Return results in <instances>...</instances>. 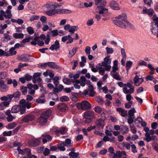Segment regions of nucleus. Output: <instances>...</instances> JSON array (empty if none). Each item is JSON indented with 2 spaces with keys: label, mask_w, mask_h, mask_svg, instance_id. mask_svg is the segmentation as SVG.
<instances>
[{
  "label": "nucleus",
  "mask_w": 158,
  "mask_h": 158,
  "mask_svg": "<svg viewBox=\"0 0 158 158\" xmlns=\"http://www.w3.org/2000/svg\"><path fill=\"white\" fill-rule=\"evenodd\" d=\"M58 11V8L55 9V10L53 9L52 10H49L46 12V14L48 16H52V15H55L56 13L58 14L57 12Z\"/></svg>",
  "instance_id": "bb28decb"
},
{
  "label": "nucleus",
  "mask_w": 158,
  "mask_h": 158,
  "mask_svg": "<svg viewBox=\"0 0 158 158\" xmlns=\"http://www.w3.org/2000/svg\"><path fill=\"white\" fill-rule=\"evenodd\" d=\"M116 19H121V20H126L127 19V14L123 13L119 15L118 16L115 17Z\"/></svg>",
  "instance_id": "2f4dec72"
},
{
  "label": "nucleus",
  "mask_w": 158,
  "mask_h": 158,
  "mask_svg": "<svg viewBox=\"0 0 158 158\" xmlns=\"http://www.w3.org/2000/svg\"><path fill=\"white\" fill-rule=\"evenodd\" d=\"M64 146V144H63V143H62V142H61L60 144L58 146V148L61 151H64L65 150Z\"/></svg>",
  "instance_id": "6e6d98bb"
},
{
  "label": "nucleus",
  "mask_w": 158,
  "mask_h": 158,
  "mask_svg": "<svg viewBox=\"0 0 158 158\" xmlns=\"http://www.w3.org/2000/svg\"><path fill=\"white\" fill-rule=\"evenodd\" d=\"M19 104L22 106V109L21 111V114H23L26 111L25 108L27 107L29 109L31 107V104L29 102H26L24 99H22L19 101Z\"/></svg>",
  "instance_id": "6e6552de"
},
{
  "label": "nucleus",
  "mask_w": 158,
  "mask_h": 158,
  "mask_svg": "<svg viewBox=\"0 0 158 158\" xmlns=\"http://www.w3.org/2000/svg\"><path fill=\"white\" fill-rule=\"evenodd\" d=\"M17 53L16 51H15V48L12 47L10 48L8 52H7V55L8 56L15 55Z\"/></svg>",
  "instance_id": "c85d7f7f"
},
{
  "label": "nucleus",
  "mask_w": 158,
  "mask_h": 158,
  "mask_svg": "<svg viewBox=\"0 0 158 158\" xmlns=\"http://www.w3.org/2000/svg\"><path fill=\"white\" fill-rule=\"evenodd\" d=\"M50 41V37L49 34H48L46 35V37L45 40V43L46 44L48 45L49 44V41Z\"/></svg>",
  "instance_id": "774afa93"
},
{
  "label": "nucleus",
  "mask_w": 158,
  "mask_h": 158,
  "mask_svg": "<svg viewBox=\"0 0 158 158\" xmlns=\"http://www.w3.org/2000/svg\"><path fill=\"white\" fill-rule=\"evenodd\" d=\"M101 66H102V65L99 64L97 66L96 68L98 69L99 70V73L100 74L102 75L104 74L106 69L105 68H102Z\"/></svg>",
  "instance_id": "c756f323"
},
{
  "label": "nucleus",
  "mask_w": 158,
  "mask_h": 158,
  "mask_svg": "<svg viewBox=\"0 0 158 158\" xmlns=\"http://www.w3.org/2000/svg\"><path fill=\"white\" fill-rule=\"evenodd\" d=\"M94 112L93 111H88L84 113V116L86 118H89L91 119L94 116Z\"/></svg>",
  "instance_id": "4be33fe9"
},
{
  "label": "nucleus",
  "mask_w": 158,
  "mask_h": 158,
  "mask_svg": "<svg viewBox=\"0 0 158 158\" xmlns=\"http://www.w3.org/2000/svg\"><path fill=\"white\" fill-rule=\"evenodd\" d=\"M143 78H139L136 75L133 79V82L135 86H139L143 82Z\"/></svg>",
  "instance_id": "4468645a"
},
{
  "label": "nucleus",
  "mask_w": 158,
  "mask_h": 158,
  "mask_svg": "<svg viewBox=\"0 0 158 158\" xmlns=\"http://www.w3.org/2000/svg\"><path fill=\"white\" fill-rule=\"evenodd\" d=\"M111 7L114 10H120V8L118 5V4L115 1H111L110 3Z\"/></svg>",
  "instance_id": "6ab92c4d"
},
{
  "label": "nucleus",
  "mask_w": 158,
  "mask_h": 158,
  "mask_svg": "<svg viewBox=\"0 0 158 158\" xmlns=\"http://www.w3.org/2000/svg\"><path fill=\"white\" fill-rule=\"evenodd\" d=\"M12 15L11 13V11L6 10L5 12L2 10H0V20H3L4 17L6 19L11 20H15L13 19H11Z\"/></svg>",
  "instance_id": "39448f33"
},
{
  "label": "nucleus",
  "mask_w": 158,
  "mask_h": 158,
  "mask_svg": "<svg viewBox=\"0 0 158 158\" xmlns=\"http://www.w3.org/2000/svg\"><path fill=\"white\" fill-rule=\"evenodd\" d=\"M7 75V73L6 72H0V80L5 78Z\"/></svg>",
  "instance_id": "49530a36"
},
{
  "label": "nucleus",
  "mask_w": 158,
  "mask_h": 158,
  "mask_svg": "<svg viewBox=\"0 0 158 158\" xmlns=\"http://www.w3.org/2000/svg\"><path fill=\"white\" fill-rule=\"evenodd\" d=\"M134 88L133 86L130 83H128L127 84H124V86L123 88V91L126 94H131L134 92Z\"/></svg>",
  "instance_id": "423d86ee"
},
{
  "label": "nucleus",
  "mask_w": 158,
  "mask_h": 158,
  "mask_svg": "<svg viewBox=\"0 0 158 158\" xmlns=\"http://www.w3.org/2000/svg\"><path fill=\"white\" fill-rule=\"evenodd\" d=\"M12 131H4L2 133V135L3 136H10L12 135Z\"/></svg>",
  "instance_id": "13d9d810"
},
{
  "label": "nucleus",
  "mask_w": 158,
  "mask_h": 158,
  "mask_svg": "<svg viewBox=\"0 0 158 158\" xmlns=\"http://www.w3.org/2000/svg\"><path fill=\"white\" fill-rule=\"evenodd\" d=\"M94 110L96 113L100 114L102 111V108L99 106H97L94 108Z\"/></svg>",
  "instance_id": "864d4df0"
},
{
  "label": "nucleus",
  "mask_w": 158,
  "mask_h": 158,
  "mask_svg": "<svg viewBox=\"0 0 158 158\" xmlns=\"http://www.w3.org/2000/svg\"><path fill=\"white\" fill-rule=\"evenodd\" d=\"M33 37L32 36L29 37L28 38L23 40L22 41V43H25L28 42L30 40H33Z\"/></svg>",
  "instance_id": "bf43d9fd"
},
{
  "label": "nucleus",
  "mask_w": 158,
  "mask_h": 158,
  "mask_svg": "<svg viewBox=\"0 0 158 158\" xmlns=\"http://www.w3.org/2000/svg\"><path fill=\"white\" fill-rule=\"evenodd\" d=\"M95 99L100 105L103 104L104 103L103 99L100 97H96Z\"/></svg>",
  "instance_id": "58836bf2"
},
{
  "label": "nucleus",
  "mask_w": 158,
  "mask_h": 158,
  "mask_svg": "<svg viewBox=\"0 0 158 158\" xmlns=\"http://www.w3.org/2000/svg\"><path fill=\"white\" fill-rule=\"evenodd\" d=\"M138 64L140 66H147V63L143 60H140L138 62Z\"/></svg>",
  "instance_id": "052dcab7"
},
{
  "label": "nucleus",
  "mask_w": 158,
  "mask_h": 158,
  "mask_svg": "<svg viewBox=\"0 0 158 158\" xmlns=\"http://www.w3.org/2000/svg\"><path fill=\"white\" fill-rule=\"evenodd\" d=\"M118 26L123 28L129 27L131 29H135V27L128 20H118Z\"/></svg>",
  "instance_id": "20e7f679"
},
{
  "label": "nucleus",
  "mask_w": 158,
  "mask_h": 158,
  "mask_svg": "<svg viewBox=\"0 0 158 158\" xmlns=\"http://www.w3.org/2000/svg\"><path fill=\"white\" fill-rule=\"evenodd\" d=\"M27 31L30 34H32L34 33L33 28L31 27H28L27 28Z\"/></svg>",
  "instance_id": "e2e57ef3"
},
{
  "label": "nucleus",
  "mask_w": 158,
  "mask_h": 158,
  "mask_svg": "<svg viewBox=\"0 0 158 158\" xmlns=\"http://www.w3.org/2000/svg\"><path fill=\"white\" fill-rule=\"evenodd\" d=\"M132 64V62L131 61H128L126 63V70L128 71L131 68Z\"/></svg>",
  "instance_id": "8fccbe9b"
},
{
  "label": "nucleus",
  "mask_w": 158,
  "mask_h": 158,
  "mask_svg": "<svg viewBox=\"0 0 158 158\" xmlns=\"http://www.w3.org/2000/svg\"><path fill=\"white\" fill-rule=\"evenodd\" d=\"M13 37L16 39H22L24 35L22 33H15L13 34Z\"/></svg>",
  "instance_id": "ea45409f"
},
{
  "label": "nucleus",
  "mask_w": 158,
  "mask_h": 158,
  "mask_svg": "<svg viewBox=\"0 0 158 158\" xmlns=\"http://www.w3.org/2000/svg\"><path fill=\"white\" fill-rule=\"evenodd\" d=\"M8 87L6 85L3 81L0 80V90L2 92H5L8 89Z\"/></svg>",
  "instance_id": "f3484780"
},
{
  "label": "nucleus",
  "mask_w": 158,
  "mask_h": 158,
  "mask_svg": "<svg viewBox=\"0 0 158 158\" xmlns=\"http://www.w3.org/2000/svg\"><path fill=\"white\" fill-rule=\"evenodd\" d=\"M21 90L23 94L25 95L27 92V88L25 86H22L21 88Z\"/></svg>",
  "instance_id": "0e129e2a"
},
{
  "label": "nucleus",
  "mask_w": 158,
  "mask_h": 158,
  "mask_svg": "<svg viewBox=\"0 0 158 158\" xmlns=\"http://www.w3.org/2000/svg\"><path fill=\"white\" fill-rule=\"evenodd\" d=\"M46 7L50 10H55L56 9H58L60 7V6L58 5H54V4H47L46 5Z\"/></svg>",
  "instance_id": "393cba45"
},
{
  "label": "nucleus",
  "mask_w": 158,
  "mask_h": 158,
  "mask_svg": "<svg viewBox=\"0 0 158 158\" xmlns=\"http://www.w3.org/2000/svg\"><path fill=\"white\" fill-rule=\"evenodd\" d=\"M63 81L64 84L69 85L71 83L72 79L67 78H65L63 79Z\"/></svg>",
  "instance_id": "de8ad7c7"
},
{
  "label": "nucleus",
  "mask_w": 158,
  "mask_h": 158,
  "mask_svg": "<svg viewBox=\"0 0 158 158\" xmlns=\"http://www.w3.org/2000/svg\"><path fill=\"white\" fill-rule=\"evenodd\" d=\"M143 13H147L149 15L152 16L154 14V12L152 9H149L147 10L146 7H143Z\"/></svg>",
  "instance_id": "a878e982"
},
{
  "label": "nucleus",
  "mask_w": 158,
  "mask_h": 158,
  "mask_svg": "<svg viewBox=\"0 0 158 158\" xmlns=\"http://www.w3.org/2000/svg\"><path fill=\"white\" fill-rule=\"evenodd\" d=\"M15 117H13L11 115L8 116L6 118V119L8 122H11L14 119H15Z\"/></svg>",
  "instance_id": "338daca9"
},
{
  "label": "nucleus",
  "mask_w": 158,
  "mask_h": 158,
  "mask_svg": "<svg viewBox=\"0 0 158 158\" xmlns=\"http://www.w3.org/2000/svg\"><path fill=\"white\" fill-rule=\"evenodd\" d=\"M114 148L112 147H110L108 149V152H110L109 156L111 158L114 153Z\"/></svg>",
  "instance_id": "c03bdc74"
},
{
  "label": "nucleus",
  "mask_w": 158,
  "mask_h": 158,
  "mask_svg": "<svg viewBox=\"0 0 158 158\" xmlns=\"http://www.w3.org/2000/svg\"><path fill=\"white\" fill-rule=\"evenodd\" d=\"M144 130L146 132L145 134V139L147 142H149L152 140L156 139V136L153 135L155 133L154 130H149V128L146 127L144 128Z\"/></svg>",
  "instance_id": "f257e3e1"
},
{
  "label": "nucleus",
  "mask_w": 158,
  "mask_h": 158,
  "mask_svg": "<svg viewBox=\"0 0 158 158\" xmlns=\"http://www.w3.org/2000/svg\"><path fill=\"white\" fill-rule=\"evenodd\" d=\"M68 76L70 78H73L74 80H75L79 77L80 74L79 73L74 74L73 73H70Z\"/></svg>",
  "instance_id": "72a5a7b5"
},
{
  "label": "nucleus",
  "mask_w": 158,
  "mask_h": 158,
  "mask_svg": "<svg viewBox=\"0 0 158 158\" xmlns=\"http://www.w3.org/2000/svg\"><path fill=\"white\" fill-rule=\"evenodd\" d=\"M46 64H48V66L51 68L58 69L59 67L56 65L54 62H48L46 63Z\"/></svg>",
  "instance_id": "7c9ffc66"
},
{
  "label": "nucleus",
  "mask_w": 158,
  "mask_h": 158,
  "mask_svg": "<svg viewBox=\"0 0 158 158\" xmlns=\"http://www.w3.org/2000/svg\"><path fill=\"white\" fill-rule=\"evenodd\" d=\"M22 106L21 105H15L12 107L11 112L12 113H16L19 111L21 112L22 110Z\"/></svg>",
  "instance_id": "dca6fc26"
},
{
  "label": "nucleus",
  "mask_w": 158,
  "mask_h": 158,
  "mask_svg": "<svg viewBox=\"0 0 158 158\" xmlns=\"http://www.w3.org/2000/svg\"><path fill=\"white\" fill-rule=\"evenodd\" d=\"M121 157V153L120 151H117L111 158H120Z\"/></svg>",
  "instance_id": "e433bc0d"
},
{
  "label": "nucleus",
  "mask_w": 158,
  "mask_h": 158,
  "mask_svg": "<svg viewBox=\"0 0 158 158\" xmlns=\"http://www.w3.org/2000/svg\"><path fill=\"white\" fill-rule=\"evenodd\" d=\"M17 124L15 122H13L8 124L7 128L9 129H11L14 128L16 126Z\"/></svg>",
  "instance_id": "603ef678"
},
{
  "label": "nucleus",
  "mask_w": 158,
  "mask_h": 158,
  "mask_svg": "<svg viewBox=\"0 0 158 158\" xmlns=\"http://www.w3.org/2000/svg\"><path fill=\"white\" fill-rule=\"evenodd\" d=\"M110 75L114 79L118 81L121 80V78L119 74V73L117 72H111Z\"/></svg>",
  "instance_id": "5701e85b"
},
{
  "label": "nucleus",
  "mask_w": 158,
  "mask_h": 158,
  "mask_svg": "<svg viewBox=\"0 0 158 158\" xmlns=\"http://www.w3.org/2000/svg\"><path fill=\"white\" fill-rule=\"evenodd\" d=\"M60 48V44L59 41L56 40L54 43L52 44L49 48V49L52 51L57 50Z\"/></svg>",
  "instance_id": "a211bd4d"
},
{
  "label": "nucleus",
  "mask_w": 158,
  "mask_h": 158,
  "mask_svg": "<svg viewBox=\"0 0 158 158\" xmlns=\"http://www.w3.org/2000/svg\"><path fill=\"white\" fill-rule=\"evenodd\" d=\"M123 145L124 147L127 149H129L131 148V145L129 143L127 142H123Z\"/></svg>",
  "instance_id": "69168bd1"
},
{
  "label": "nucleus",
  "mask_w": 158,
  "mask_h": 158,
  "mask_svg": "<svg viewBox=\"0 0 158 158\" xmlns=\"http://www.w3.org/2000/svg\"><path fill=\"white\" fill-rule=\"evenodd\" d=\"M76 48H73L71 50H70L68 55L69 57H72L76 53Z\"/></svg>",
  "instance_id": "a19ab883"
},
{
  "label": "nucleus",
  "mask_w": 158,
  "mask_h": 158,
  "mask_svg": "<svg viewBox=\"0 0 158 158\" xmlns=\"http://www.w3.org/2000/svg\"><path fill=\"white\" fill-rule=\"evenodd\" d=\"M108 10L107 9L104 8H101V10L99 11V14H96L95 18L97 19H102V20H105V19L102 18L103 16V14L108 13Z\"/></svg>",
  "instance_id": "1a4fd4ad"
},
{
  "label": "nucleus",
  "mask_w": 158,
  "mask_h": 158,
  "mask_svg": "<svg viewBox=\"0 0 158 158\" xmlns=\"http://www.w3.org/2000/svg\"><path fill=\"white\" fill-rule=\"evenodd\" d=\"M67 106L64 103H60L57 106L58 109L60 111H64L66 109Z\"/></svg>",
  "instance_id": "aec40b11"
},
{
  "label": "nucleus",
  "mask_w": 158,
  "mask_h": 158,
  "mask_svg": "<svg viewBox=\"0 0 158 158\" xmlns=\"http://www.w3.org/2000/svg\"><path fill=\"white\" fill-rule=\"evenodd\" d=\"M17 150L19 153L22 155L26 154L27 156H29L30 154V150L29 148H26L23 150L20 149V148L18 147L17 148Z\"/></svg>",
  "instance_id": "2eb2a0df"
},
{
  "label": "nucleus",
  "mask_w": 158,
  "mask_h": 158,
  "mask_svg": "<svg viewBox=\"0 0 158 158\" xmlns=\"http://www.w3.org/2000/svg\"><path fill=\"white\" fill-rule=\"evenodd\" d=\"M77 27L73 26L70 27L69 31L73 34L76 31H77Z\"/></svg>",
  "instance_id": "37998d69"
},
{
  "label": "nucleus",
  "mask_w": 158,
  "mask_h": 158,
  "mask_svg": "<svg viewBox=\"0 0 158 158\" xmlns=\"http://www.w3.org/2000/svg\"><path fill=\"white\" fill-rule=\"evenodd\" d=\"M110 56H107L104 58V61L102 63V66L105 68L106 70L107 71H110L111 68V66L110 64L111 63V60L110 59Z\"/></svg>",
  "instance_id": "0eeeda50"
},
{
  "label": "nucleus",
  "mask_w": 158,
  "mask_h": 158,
  "mask_svg": "<svg viewBox=\"0 0 158 158\" xmlns=\"http://www.w3.org/2000/svg\"><path fill=\"white\" fill-rule=\"evenodd\" d=\"M69 99V98L67 96H63L60 98V100L62 102L68 101Z\"/></svg>",
  "instance_id": "5fc2aeb1"
},
{
  "label": "nucleus",
  "mask_w": 158,
  "mask_h": 158,
  "mask_svg": "<svg viewBox=\"0 0 158 158\" xmlns=\"http://www.w3.org/2000/svg\"><path fill=\"white\" fill-rule=\"evenodd\" d=\"M60 77L58 76H56L53 79V83L55 85V86L56 87L59 84L58 80Z\"/></svg>",
  "instance_id": "a18cd8bd"
},
{
  "label": "nucleus",
  "mask_w": 158,
  "mask_h": 158,
  "mask_svg": "<svg viewBox=\"0 0 158 158\" xmlns=\"http://www.w3.org/2000/svg\"><path fill=\"white\" fill-rule=\"evenodd\" d=\"M136 112V111L134 108H131L129 110L128 114L130 117H132L134 115V114Z\"/></svg>",
  "instance_id": "3c124183"
},
{
  "label": "nucleus",
  "mask_w": 158,
  "mask_h": 158,
  "mask_svg": "<svg viewBox=\"0 0 158 158\" xmlns=\"http://www.w3.org/2000/svg\"><path fill=\"white\" fill-rule=\"evenodd\" d=\"M47 119L44 117V114H42L40 117L38 118L37 122L42 125L46 123Z\"/></svg>",
  "instance_id": "412c9836"
},
{
  "label": "nucleus",
  "mask_w": 158,
  "mask_h": 158,
  "mask_svg": "<svg viewBox=\"0 0 158 158\" xmlns=\"http://www.w3.org/2000/svg\"><path fill=\"white\" fill-rule=\"evenodd\" d=\"M150 30L152 34L158 38V20H153L151 23Z\"/></svg>",
  "instance_id": "7ed1b4c3"
},
{
  "label": "nucleus",
  "mask_w": 158,
  "mask_h": 158,
  "mask_svg": "<svg viewBox=\"0 0 158 158\" xmlns=\"http://www.w3.org/2000/svg\"><path fill=\"white\" fill-rule=\"evenodd\" d=\"M76 106L79 110H85L90 109L91 105L89 102L86 100L83 101L81 103L77 104Z\"/></svg>",
  "instance_id": "f03ea898"
},
{
  "label": "nucleus",
  "mask_w": 158,
  "mask_h": 158,
  "mask_svg": "<svg viewBox=\"0 0 158 158\" xmlns=\"http://www.w3.org/2000/svg\"><path fill=\"white\" fill-rule=\"evenodd\" d=\"M63 144H64L65 146L70 147L72 146V145L71 143V140L69 139H67L65 140V142H62Z\"/></svg>",
  "instance_id": "c9c22d12"
},
{
  "label": "nucleus",
  "mask_w": 158,
  "mask_h": 158,
  "mask_svg": "<svg viewBox=\"0 0 158 158\" xmlns=\"http://www.w3.org/2000/svg\"><path fill=\"white\" fill-rule=\"evenodd\" d=\"M41 139L40 138L37 139H32L31 142L32 143V146H36L39 144Z\"/></svg>",
  "instance_id": "b1692460"
},
{
  "label": "nucleus",
  "mask_w": 158,
  "mask_h": 158,
  "mask_svg": "<svg viewBox=\"0 0 158 158\" xmlns=\"http://www.w3.org/2000/svg\"><path fill=\"white\" fill-rule=\"evenodd\" d=\"M53 131L55 132V135L58 136L60 134H63L67 131V129L65 127H62L61 128H55L53 129Z\"/></svg>",
  "instance_id": "9b49d317"
},
{
  "label": "nucleus",
  "mask_w": 158,
  "mask_h": 158,
  "mask_svg": "<svg viewBox=\"0 0 158 158\" xmlns=\"http://www.w3.org/2000/svg\"><path fill=\"white\" fill-rule=\"evenodd\" d=\"M13 97L15 98H19L20 95V93L19 91H16L13 94Z\"/></svg>",
  "instance_id": "680f3d73"
},
{
  "label": "nucleus",
  "mask_w": 158,
  "mask_h": 158,
  "mask_svg": "<svg viewBox=\"0 0 158 158\" xmlns=\"http://www.w3.org/2000/svg\"><path fill=\"white\" fill-rule=\"evenodd\" d=\"M106 117H103L102 118H100L97 120L95 122L96 126L99 128H103L106 124L105 120Z\"/></svg>",
  "instance_id": "9d476101"
},
{
  "label": "nucleus",
  "mask_w": 158,
  "mask_h": 158,
  "mask_svg": "<svg viewBox=\"0 0 158 158\" xmlns=\"http://www.w3.org/2000/svg\"><path fill=\"white\" fill-rule=\"evenodd\" d=\"M106 49L108 54H112L114 51L113 48L108 47L106 48Z\"/></svg>",
  "instance_id": "4d7b16f0"
},
{
  "label": "nucleus",
  "mask_w": 158,
  "mask_h": 158,
  "mask_svg": "<svg viewBox=\"0 0 158 158\" xmlns=\"http://www.w3.org/2000/svg\"><path fill=\"white\" fill-rule=\"evenodd\" d=\"M41 92H42L43 94L38 98L36 100V102L37 103H43L45 102V99L44 98V94L45 93L46 91L44 89H40Z\"/></svg>",
  "instance_id": "f8f14e48"
},
{
  "label": "nucleus",
  "mask_w": 158,
  "mask_h": 158,
  "mask_svg": "<svg viewBox=\"0 0 158 158\" xmlns=\"http://www.w3.org/2000/svg\"><path fill=\"white\" fill-rule=\"evenodd\" d=\"M52 113V110H48L43 112L42 114H44V117L47 119L51 116Z\"/></svg>",
  "instance_id": "f704fd0d"
},
{
  "label": "nucleus",
  "mask_w": 158,
  "mask_h": 158,
  "mask_svg": "<svg viewBox=\"0 0 158 158\" xmlns=\"http://www.w3.org/2000/svg\"><path fill=\"white\" fill-rule=\"evenodd\" d=\"M72 96L70 98L73 101L76 102L77 101L78 99L77 98L76 96V93L74 92H72L71 93Z\"/></svg>",
  "instance_id": "09e8293b"
},
{
  "label": "nucleus",
  "mask_w": 158,
  "mask_h": 158,
  "mask_svg": "<svg viewBox=\"0 0 158 158\" xmlns=\"http://www.w3.org/2000/svg\"><path fill=\"white\" fill-rule=\"evenodd\" d=\"M88 89L90 92V93L88 94L89 96L93 97L95 94V92L94 91V89L92 85H90L88 86Z\"/></svg>",
  "instance_id": "cd10ccee"
},
{
  "label": "nucleus",
  "mask_w": 158,
  "mask_h": 158,
  "mask_svg": "<svg viewBox=\"0 0 158 158\" xmlns=\"http://www.w3.org/2000/svg\"><path fill=\"white\" fill-rule=\"evenodd\" d=\"M120 131L123 134H126L129 131L128 128L127 127L123 126L121 128Z\"/></svg>",
  "instance_id": "473e14b6"
},
{
  "label": "nucleus",
  "mask_w": 158,
  "mask_h": 158,
  "mask_svg": "<svg viewBox=\"0 0 158 158\" xmlns=\"http://www.w3.org/2000/svg\"><path fill=\"white\" fill-rule=\"evenodd\" d=\"M48 33L53 37L56 36L58 35V31L57 30L52 31Z\"/></svg>",
  "instance_id": "79ce46f5"
},
{
  "label": "nucleus",
  "mask_w": 158,
  "mask_h": 158,
  "mask_svg": "<svg viewBox=\"0 0 158 158\" xmlns=\"http://www.w3.org/2000/svg\"><path fill=\"white\" fill-rule=\"evenodd\" d=\"M34 116L31 114H28L24 117L22 119V121L25 123H28L34 120Z\"/></svg>",
  "instance_id": "ddd939ff"
},
{
  "label": "nucleus",
  "mask_w": 158,
  "mask_h": 158,
  "mask_svg": "<svg viewBox=\"0 0 158 158\" xmlns=\"http://www.w3.org/2000/svg\"><path fill=\"white\" fill-rule=\"evenodd\" d=\"M71 12V11L67 9L59 10L57 12L58 14H69Z\"/></svg>",
  "instance_id": "4c0bfd02"
}]
</instances>
